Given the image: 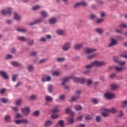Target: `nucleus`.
Segmentation results:
<instances>
[{
	"label": "nucleus",
	"instance_id": "obj_1",
	"mask_svg": "<svg viewBox=\"0 0 127 127\" xmlns=\"http://www.w3.org/2000/svg\"><path fill=\"white\" fill-rule=\"evenodd\" d=\"M107 65V63L103 61H94L92 62L90 64H88L85 66L86 70H85L83 73L84 74H88L90 73L91 68L93 67H100V66H105Z\"/></svg>",
	"mask_w": 127,
	"mask_h": 127
},
{
	"label": "nucleus",
	"instance_id": "obj_2",
	"mask_svg": "<svg viewBox=\"0 0 127 127\" xmlns=\"http://www.w3.org/2000/svg\"><path fill=\"white\" fill-rule=\"evenodd\" d=\"M101 111L103 112L101 113V115L105 118L109 117V113H112V114H115L116 113V109L115 108H111L110 109H107L106 107H102Z\"/></svg>",
	"mask_w": 127,
	"mask_h": 127
},
{
	"label": "nucleus",
	"instance_id": "obj_3",
	"mask_svg": "<svg viewBox=\"0 0 127 127\" xmlns=\"http://www.w3.org/2000/svg\"><path fill=\"white\" fill-rule=\"evenodd\" d=\"M65 112L66 114L70 113L71 116V117L67 118V122L69 125H72V124H74V116H75L74 112L71 111V110L69 109L68 108H66L65 110Z\"/></svg>",
	"mask_w": 127,
	"mask_h": 127
},
{
	"label": "nucleus",
	"instance_id": "obj_4",
	"mask_svg": "<svg viewBox=\"0 0 127 127\" xmlns=\"http://www.w3.org/2000/svg\"><path fill=\"white\" fill-rule=\"evenodd\" d=\"M72 78L73 79V81L75 83H79V82L80 81V78L70 76L68 77H65V78H64L62 85L63 86H64V85L65 84V83H66V82H68V81H69L70 80V79H72Z\"/></svg>",
	"mask_w": 127,
	"mask_h": 127
},
{
	"label": "nucleus",
	"instance_id": "obj_5",
	"mask_svg": "<svg viewBox=\"0 0 127 127\" xmlns=\"http://www.w3.org/2000/svg\"><path fill=\"white\" fill-rule=\"evenodd\" d=\"M104 96L108 100H111L114 99L116 97V95L113 92H108L104 94Z\"/></svg>",
	"mask_w": 127,
	"mask_h": 127
},
{
	"label": "nucleus",
	"instance_id": "obj_6",
	"mask_svg": "<svg viewBox=\"0 0 127 127\" xmlns=\"http://www.w3.org/2000/svg\"><path fill=\"white\" fill-rule=\"evenodd\" d=\"M12 9L11 8H7L6 10H2L1 13L2 15H6V14H10Z\"/></svg>",
	"mask_w": 127,
	"mask_h": 127
},
{
	"label": "nucleus",
	"instance_id": "obj_7",
	"mask_svg": "<svg viewBox=\"0 0 127 127\" xmlns=\"http://www.w3.org/2000/svg\"><path fill=\"white\" fill-rule=\"evenodd\" d=\"M85 53L86 54H90V53H93L96 51V49L94 48H85L84 49Z\"/></svg>",
	"mask_w": 127,
	"mask_h": 127
},
{
	"label": "nucleus",
	"instance_id": "obj_8",
	"mask_svg": "<svg viewBox=\"0 0 127 127\" xmlns=\"http://www.w3.org/2000/svg\"><path fill=\"white\" fill-rule=\"evenodd\" d=\"M70 46H71V43H66L63 46L62 49L64 51H67L70 49Z\"/></svg>",
	"mask_w": 127,
	"mask_h": 127
},
{
	"label": "nucleus",
	"instance_id": "obj_9",
	"mask_svg": "<svg viewBox=\"0 0 127 127\" xmlns=\"http://www.w3.org/2000/svg\"><path fill=\"white\" fill-rule=\"evenodd\" d=\"M21 111L24 116H28L29 115L30 109L28 107L22 108Z\"/></svg>",
	"mask_w": 127,
	"mask_h": 127
},
{
	"label": "nucleus",
	"instance_id": "obj_10",
	"mask_svg": "<svg viewBox=\"0 0 127 127\" xmlns=\"http://www.w3.org/2000/svg\"><path fill=\"white\" fill-rule=\"evenodd\" d=\"M51 80V76L43 75L42 77V82H49Z\"/></svg>",
	"mask_w": 127,
	"mask_h": 127
},
{
	"label": "nucleus",
	"instance_id": "obj_11",
	"mask_svg": "<svg viewBox=\"0 0 127 127\" xmlns=\"http://www.w3.org/2000/svg\"><path fill=\"white\" fill-rule=\"evenodd\" d=\"M118 44V41L114 38H111V43L108 45L109 47H112V46H115Z\"/></svg>",
	"mask_w": 127,
	"mask_h": 127
},
{
	"label": "nucleus",
	"instance_id": "obj_12",
	"mask_svg": "<svg viewBox=\"0 0 127 127\" xmlns=\"http://www.w3.org/2000/svg\"><path fill=\"white\" fill-rule=\"evenodd\" d=\"M0 74L1 76H2L3 78L4 79H8V75H7V73L3 71H0Z\"/></svg>",
	"mask_w": 127,
	"mask_h": 127
},
{
	"label": "nucleus",
	"instance_id": "obj_13",
	"mask_svg": "<svg viewBox=\"0 0 127 127\" xmlns=\"http://www.w3.org/2000/svg\"><path fill=\"white\" fill-rule=\"evenodd\" d=\"M110 87L112 91H115V90H117L119 88V85L116 83H112L111 84Z\"/></svg>",
	"mask_w": 127,
	"mask_h": 127
},
{
	"label": "nucleus",
	"instance_id": "obj_14",
	"mask_svg": "<svg viewBox=\"0 0 127 127\" xmlns=\"http://www.w3.org/2000/svg\"><path fill=\"white\" fill-rule=\"evenodd\" d=\"M83 46V45L82 43L75 44L74 45V49L75 50H79V49H81Z\"/></svg>",
	"mask_w": 127,
	"mask_h": 127
},
{
	"label": "nucleus",
	"instance_id": "obj_15",
	"mask_svg": "<svg viewBox=\"0 0 127 127\" xmlns=\"http://www.w3.org/2000/svg\"><path fill=\"white\" fill-rule=\"evenodd\" d=\"M52 125H53V122L50 120H48L46 122L45 126L46 127H49L50 126H52Z\"/></svg>",
	"mask_w": 127,
	"mask_h": 127
},
{
	"label": "nucleus",
	"instance_id": "obj_16",
	"mask_svg": "<svg viewBox=\"0 0 127 127\" xmlns=\"http://www.w3.org/2000/svg\"><path fill=\"white\" fill-rule=\"evenodd\" d=\"M79 98H80V95L72 96L71 99L69 100V102H76Z\"/></svg>",
	"mask_w": 127,
	"mask_h": 127
},
{
	"label": "nucleus",
	"instance_id": "obj_17",
	"mask_svg": "<svg viewBox=\"0 0 127 127\" xmlns=\"http://www.w3.org/2000/svg\"><path fill=\"white\" fill-rule=\"evenodd\" d=\"M57 22V20L55 18H52L49 20V22L51 24H53L54 23H56Z\"/></svg>",
	"mask_w": 127,
	"mask_h": 127
},
{
	"label": "nucleus",
	"instance_id": "obj_18",
	"mask_svg": "<svg viewBox=\"0 0 127 127\" xmlns=\"http://www.w3.org/2000/svg\"><path fill=\"white\" fill-rule=\"evenodd\" d=\"M115 69V70L117 71V72H122V71H123V69H124V67H119L118 66H115L114 67Z\"/></svg>",
	"mask_w": 127,
	"mask_h": 127
},
{
	"label": "nucleus",
	"instance_id": "obj_19",
	"mask_svg": "<svg viewBox=\"0 0 127 127\" xmlns=\"http://www.w3.org/2000/svg\"><path fill=\"white\" fill-rule=\"evenodd\" d=\"M41 15H42V16H43V17H44V18H45V17H47V16H48V14H47V12H46V11H42L40 12Z\"/></svg>",
	"mask_w": 127,
	"mask_h": 127
},
{
	"label": "nucleus",
	"instance_id": "obj_20",
	"mask_svg": "<svg viewBox=\"0 0 127 127\" xmlns=\"http://www.w3.org/2000/svg\"><path fill=\"white\" fill-rule=\"evenodd\" d=\"M14 18L16 20H20V16L16 12L14 13Z\"/></svg>",
	"mask_w": 127,
	"mask_h": 127
},
{
	"label": "nucleus",
	"instance_id": "obj_21",
	"mask_svg": "<svg viewBox=\"0 0 127 127\" xmlns=\"http://www.w3.org/2000/svg\"><path fill=\"white\" fill-rule=\"evenodd\" d=\"M17 39H18L19 41H23V42H25V41H26V39L23 36L17 37Z\"/></svg>",
	"mask_w": 127,
	"mask_h": 127
},
{
	"label": "nucleus",
	"instance_id": "obj_22",
	"mask_svg": "<svg viewBox=\"0 0 127 127\" xmlns=\"http://www.w3.org/2000/svg\"><path fill=\"white\" fill-rule=\"evenodd\" d=\"M98 54L97 53L92 54L89 56L87 57V59H92L94 58V57H96Z\"/></svg>",
	"mask_w": 127,
	"mask_h": 127
},
{
	"label": "nucleus",
	"instance_id": "obj_23",
	"mask_svg": "<svg viewBox=\"0 0 127 127\" xmlns=\"http://www.w3.org/2000/svg\"><path fill=\"white\" fill-rule=\"evenodd\" d=\"M95 31H96L97 33H99V34H102V33H103L104 32V30H103V29L97 28L95 29Z\"/></svg>",
	"mask_w": 127,
	"mask_h": 127
},
{
	"label": "nucleus",
	"instance_id": "obj_24",
	"mask_svg": "<svg viewBox=\"0 0 127 127\" xmlns=\"http://www.w3.org/2000/svg\"><path fill=\"white\" fill-rule=\"evenodd\" d=\"M21 103H22V99L21 98H19L16 101L17 106H20V105H21Z\"/></svg>",
	"mask_w": 127,
	"mask_h": 127
},
{
	"label": "nucleus",
	"instance_id": "obj_25",
	"mask_svg": "<svg viewBox=\"0 0 127 127\" xmlns=\"http://www.w3.org/2000/svg\"><path fill=\"white\" fill-rule=\"evenodd\" d=\"M52 75L53 76H59L60 75V72L58 71H53L52 72Z\"/></svg>",
	"mask_w": 127,
	"mask_h": 127
},
{
	"label": "nucleus",
	"instance_id": "obj_26",
	"mask_svg": "<svg viewBox=\"0 0 127 127\" xmlns=\"http://www.w3.org/2000/svg\"><path fill=\"white\" fill-rule=\"evenodd\" d=\"M57 33H58L59 35H63V34H64V33H65V32L62 30H58L57 31Z\"/></svg>",
	"mask_w": 127,
	"mask_h": 127
},
{
	"label": "nucleus",
	"instance_id": "obj_27",
	"mask_svg": "<svg viewBox=\"0 0 127 127\" xmlns=\"http://www.w3.org/2000/svg\"><path fill=\"white\" fill-rule=\"evenodd\" d=\"M74 109L76 111H81V110H82V106L80 105H75L74 106Z\"/></svg>",
	"mask_w": 127,
	"mask_h": 127
},
{
	"label": "nucleus",
	"instance_id": "obj_28",
	"mask_svg": "<svg viewBox=\"0 0 127 127\" xmlns=\"http://www.w3.org/2000/svg\"><path fill=\"white\" fill-rule=\"evenodd\" d=\"M12 65L13 66H15V67H18L19 66H21V64H20L19 63L16 62H14L11 63Z\"/></svg>",
	"mask_w": 127,
	"mask_h": 127
},
{
	"label": "nucleus",
	"instance_id": "obj_29",
	"mask_svg": "<svg viewBox=\"0 0 127 127\" xmlns=\"http://www.w3.org/2000/svg\"><path fill=\"white\" fill-rule=\"evenodd\" d=\"M48 90L50 93H52L53 91V86L51 85H49L48 87Z\"/></svg>",
	"mask_w": 127,
	"mask_h": 127
},
{
	"label": "nucleus",
	"instance_id": "obj_30",
	"mask_svg": "<svg viewBox=\"0 0 127 127\" xmlns=\"http://www.w3.org/2000/svg\"><path fill=\"white\" fill-rule=\"evenodd\" d=\"M40 21H41V19H38L33 22L30 23L29 25H34V24H36V23H37V22H40Z\"/></svg>",
	"mask_w": 127,
	"mask_h": 127
},
{
	"label": "nucleus",
	"instance_id": "obj_31",
	"mask_svg": "<svg viewBox=\"0 0 127 127\" xmlns=\"http://www.w3.org/2000/svg\"><path fill=\"white\" fill-rule=\"evenodd\" d=\"M0 101L3 104H6L7 103H8V99L6 98H1Z\"/></svg>",
	"mask_w": 127,
	"mask_h": 127
},
{
	"label": "nucleus",
	"instance_id": "obj_32",
	"mask_svg": "<svg viewBox=\"0 0 127 127\" xmlns=\"http://www.w3.org/2000/svg\"><path fill=\"white\" fill-rule=\"evenodd\" d=\"M57 62H63L64 61H65V59L64 58H58L57 59Z\"/></svg>",
	"mask_w": 127,
	"mask_h": 127
},
{
	"label": "nucleus",
	"instance_id": "obj_33",
	"mask_svg": "<svg viewBox=\"0 0 127 127\" xmlns=\"http://www.w3.org/2000/svg\"><path fill=\"white\" fill-rule=\"evenodd\" d=\"M127 105V100L124 101L122 103V107L123 108H126Z\"/></svg>",
	"mask_w": 127,
	"mask_h": 127
},
{
	"label": "nucleus",
	"instance_id": "obj_34",
	"mask_svg": "<svg viewBox=\"0 0 127 127\" xmlns=\"http://www.w3.org/2000/svg\"><path fill=\"white\" fill-rule=\"evenodd\" d=\"M79 2L80 3V5H82V6H87L88 5L87 2H86L85 1H81Z\"/></svg>",
	"mask_w": 127,
	"mask_h": 127
},
{
	"label": "nucleus",
	"instance_id": "obj_35",
	"mask_svg": "<svg viewBox=\"0 0 127 127\" xmlns=\"http://www.w3.org/2000/svg\"><path fill=\"white\" fill-rule=\"evenodd\" d=\"M59 125L61 127H64V121L63 120H61L59 121Z\"/></svg>",
	"mask_w": 127,
	"mask_h": 127
},
{
	"label": "nucleus",
	"instance_id": "obj_36",
	"mask_svg": "<svg viewBox=\"0 0 127 127\" xmlns=\"http://www.w3.org/2000/svg\"><path fill=\"white\" fill-rule=\"evenodd\" d=\"M85 82H86V80L85 79V78H79V83H80V84H84V83H85Z\"/></svg>",
	"mask_w": 127,
	"mask_h": 127
},
{
	"label": "nucleus",
	"instance_id": "obj_37",
	"mask_svg": "<svg viewBox=\"0 0 127 127\" xmlns=\"http://www.w3.org/2000/svg\"><path fill=\"white\" fill-rule=\"evenodd\" d=\"M18 75L17 74H13L12 75V80L13 82H15L16 81V78H17Z\"/></svg>",
	"mask_w": 127,
	"mask_h": 127
},
{
	"label": "nucleus",
	"instance_id": "obj_38",
	"mask_svg": "<svg viewBox=\"0 0 127 127\" xmlns=\"http://www.w3.org/2000/svg\"><path fill=\"white\" fill-rule=\"evenodd\" d=\"M104 21L103 18H99L96 20V23H102Z\"/></svg>",
	"mask_w": 127,
	"mask_h": 127
},
{
	"label": "nucleus",
	"instance_id": "obj_39",
	"mask_svg": "<svg viewBox=\"0 0 127 127\" xmlns=\"http://www.w3.org/2000/svg\"><path fill=\"white\" fill-rule=\"evenodd\" d=\"M22 115L19 113H17L15 116V118H16V119H20V118H22Z\"/></svg>",
	"mask_w": 127,
	"mask_h": 127
},
{
	"label": "nucleus",
	"instance_id": "obj_40",
	"mask_svg": "<svg viewBox=\"0 0 127 127\" xmlns=\"http://www.w3.org/2000/svg\"><path fill=\"white\" fill-rule=\"evenodd\" d=\"M39 8H40V6L36 5L33 7L32 9L33 10H37V9H39Z\"/></svg>",
	"mask_w": 127,
	"mask_h": 127
},
{
	"label": "nucleus",
	"instance_id": "obj_41",
	"mask_svg": "<svg viewBox=\"0 0 127 127\" xmlns=\"http://www.w3.org/2000/svg\"><path fill=\"white\" fill-rule=\"evenodd\" d=\"M52 111L53 113H58V112H59V110H58V107H55L54 108H53Z\"/></svg>",
	"mask_w": 127,
	"mask_h": 127
},
{
	"label": "nucleus",
	"instance_id": "obj_42",
	"mask_svg": "<svg viewBox=\"0 0 127 127\" xmlns=\"http://www.w3.org/2000/svg\"><path fill=\"white\" fill-rule=\"evenodd\" d=\"M17 31H18L19 32H25L26 31V29H17Z\"/></svg>",
	"mask_w": 127,
	"mask_h": 127
},
{
	"label": "nucleus",
	"instance_id": "obj_43",
	"mask_svg": "<svg viewBox=\"0 0 127 127\" xmlns=\"http://www.w3.org/2000/svg\"><path fill=\"white\" fill-rule=\"evenodd\" d=\"M119 26H120V27H122L123 28H127V24H126L125 23L121 24L119 25Z\"/></svg>",
	"mask_w": 127,
	"mask_h": 127
},
{
	"label": "nucleus",
	"instance_id": "obj_44",
	"mask_svg": "<svg viewBox=\"0 0 127 127\" xmlns=\"http://www.w3.org/2000/svg\"><path fill=\"white\" fill-rule=\"evenodd\" d=\"M92 102L93 104H95V105H97V104H98V100H97V99L93 98L92 99Z\"/></svg>",
	"mask_w": 127,
	"mask_h": 127
},
{
	"label": "nucleus",
	"instance_id": "obj_45",
	"mask_svg": "<svg viewBox=\"0 0 127 127\" xmlns=\"http://www.w3.org/2000/svg\"><path fill=\"white\" fill-rule=\"evenodd\" d=\"M46 101H48V102H50V101H52V97H51V96H46Z\"/></svg>",
	"mask_w": 127,
	"mask_h": 127
},
{
	"label": "nucleus",
	"instance_id": "obj_46",
	"mask_svg": "<svg viewBox=\"0 0 127 127\" xmlns=\"http://www.w3.org/2000/svg\"><path fill=\"white\" fill-rule=\"evenodd\" d=\"M59 99L61 101H63V100H65V95H60Z\"/></svg>",
	"mask_w": 127,
	"mask_h": 127
},
{
	"label": "nucleus",
	"instance_id": "obj_47",
	"mask_svg": "<svg viewBox=\"0 0 127 127\" xmlns=\"http://www.w3.org/2000/svg\"><path fill=\"white\" fill-rule=\"evenodd\" d=\"M87 85L88 86H90V85H92L93 84V81L91 80V79H88L87 80Z\"/></svg>",
	"mask_w": 127,
	"mask_h": 127
},
{
	"label": "nucleus",
	"instance_id": "obj_48",
	"mask_svg": "<svg viewBox=\"0 0 127 127\" xmlns=\"http://www.w3.org/2000/svg\"><path fill=\"white\" fill-rule=\"evenodd\" d=\"M113 60L114 62H115L116 63H118V62L119 61V58H118V57L117 56H114L113 57Z\"/></svg>",
	"mask_w": 127,
	"mask_h": 127
},
{
	"label": "nucleus",
	"instance_id": "obj_49",
	"mask_svg": "<svg viewBox=\"0 0 127 127\" xmlns=\"http://www.w3.org/2000/svg\"><path fill=\"white\" fill-rule=\"evenodd\" d=\"M119 65H121V66L123 65H125L126 64V62L125 61H118V63Z\"/></svg>",
	"mask_w": 127,
	"mask_h": 127
},
{
	"label": "nucleus",
	"instance_id": "obj_50",
	"mask_svg": "<svg viewBox=\"0 0 127 127\" xmlns=\"http://www.w3.org/2000/svg\"><path fill=\"white\" fill-rule=\"evenodd\" d=\"M22 124H27L28 123V121L27 119H21Z\"/></svg>",
	"mask_w": 127,
	"mask_h": 127
},
{
	"label": "nucleus",
	"instance_id": "obj_51",
	"mask_svg": "<svg viewBox=\"0 0 127 127\" xmlns=\"http://www.w3.org/2000/svg\"><path fill=\"white\" fill-rule=\"evenodd\" d=\"M28 70L29 72H31L33 70V66L32 65H29L28 67Z\"/></svg>",
	"mask_w": 127,
	"mask_h": 127
},
{
	"label": "nucleus",
	"instance_id": "obj_52",
	"mask_svg": "<svg viewBox=\"0 0 127 127\" xmlns=\"http://www.w3.org/2000/svg\"><path fill=\"white\" fill-rule=\"evenodd\" d=\"M15 123L16 124V125H20V124H22L21 119L15 121Z\"/></svg>",
	"mask_w": 127,
	"mask_h": 127
},
{
	"label": "nucleus",
	"instance_id": "obj_53",
	"mask_svg": "<svg viewBox=\"0 0 127 127\" xmlns=\"http://www.w3.org/2000/svg\"><path fill=\"white\" fill-rule=\"evenodd\" d=\"M36 55H37V52H32L31 53H30V56H36Z\"/></svg>",
	"mask_w": 127,
	"mask_h": 127
},
{
	"label": "nucleus",
	"instance_id": "obj_54",
	"mask_svg": "<svg viewBox=\"0 0 127 127\" xmlns=\"http://www.w3.org/2000/svg\"><path fill=\"white\" fill-rule=\"evenodd\" d=\"M51 117H52V119H57V118H58L59 116H58V115H57V114H53V115L51 116Z\"/></svg>",
	"mask_w": 127,
	"mask_h": 127
},
{
	"label": "nucleus",
	"instance_id": "obj_55",
	"mask_svg": "<svg viewBox=\"0 0 127 127\" xmlns=\"http://www.w3.org/2000/svg\"><path fill=\"white\" fill-rule=\"evenodd\" d=\"M10 116H5V121H6V122H8V121H10Z\"/></svg>",
	"mask_w": 127,
	"mask_h": 127
},
{
	"label": "nucleus",
	"instance_id": "obj_56",
	"mask_svg": "<svg viewBox=\"0 0 127 127\" xmlns=\"http://www.w3.org/2000/svg\"><path fill=\"white\" fill-rule=\"evenodd\" d=\"M97 17L95 16V14H91L90 15V19H94L95 18H96Z\"/></svg>",
	"mask_w": 127,
	"mask_h": 127
},
{
	"label": "nucleus",
	"instance_id": "obj_57",
	"mask_svg": "<svg viewBox=\"0 0 127 127\" xmlns=\"http://www.w3.org/2000/svg\"><path fill=\"white\" fill-rule=\"evenodd\" d=\"M81 93H82V91H81V90H77L76 91L75 93L76 95H77V96H79L80 94H81Z\"/></svg>",
	"mask_w": 127,
	"mask_h": 127
},
{
	"label": "nucleus",
	"instance_id": "obj_58",
	"mask_svg": "<svg viewBox=\"0 0 127 127\" xmlns=\"http://www.w3.org/2000/svg\"><path fill=\"white\" fill-rule=\"evenodd\" d=\"M85 120H91L92 119V117H91V116L90 115H86L85 117Z\"/></svg>",
	"mask_w": 127,
	"mask_h": 127
},
{
	"label": "nucleus",
	"instance_id": "obj_59",
	"mask_svg": "<svg viewBox=\"0 0 127 127\" xmlns=\"http://www.w3.org/2000/svg\"><path fill=\"white\" fill-rule=\"evenodd\" d=\"M12 58V56L11 55H7L6 57V59H10Z\"/></svg>",
	"mask_w": 127,
	"mask_h": 127
},
{
	"label": "nucleus",
	"instance_id": "obj_60",
	"mask_svg": "<svg viewBox=\"0 0 127 127\" xmlns=\"http://www.w3.org/2000/svg\"><path fill=\"white\" fill-rule=\"evenodd\" d=\"M28 45L29 46H31V45H33V40H31L30 42L28 43Z\"/></svg>",
	"mask_w": 127,
	"mask_h": 127
},
{
	"label": "nucleus",
	"instance_id": "obj_61",
	"mask_svg": "<svg viewBox=\"0 0 127 127\" xmlns=\"http://www.w3.org/2000/svg\"><path fill=\"white\" fill-rule=\"evenodd\" d=\"M115 77H116L115 73H113L109 76V78H111V79H113V78H115Z\"/></svg>",
	"mask_w": 127,
	"mask_h": 127
},
{
	"label": "nucleus",
	"instance_id": "obj_62",
	"mask_svg": "<svg viewBox=\"0 0 127 127\" xmlns=\"http://www.w3.org/2000/svg\"><path fill=\"white\" fill-rule=\"evenodd\" d=\"M79 5H81L80 2L75 3L74 4V7H78Z\"/></svg>",
	"mask_w": 127,
	"mask_h": 127
},
{
	"label": "nucleus",
	"instance_id": "obj_63",
	"mask_svg": "<svg viewBox=\"0 0 127 127\" xmlns=\"http://www.w3.org/2000/svg\"><path fill=\"white\" fill-rule=\"evenodd\" d=\"M34 115L35 116H39V111H36L34 113Z\"/></svg>",
	"mask_w": 127,
	"mask_h": 127
},
{
	"label": "nucleus",
	"instance_id": "obj_64",
	"mask_svg": "<svg viewBox=\"0 0 127 127\" xmlns=\"http://www.w3.org/2000/svg\"><path fill=\"white\" fill-rule=\"evenodd\" d=\"M117 39H118V40H120V41L124 40V38L121 36H118Z\"/></svg>",
	"mask_w": 127,
	"mask_h": 127
}]
</instances>
